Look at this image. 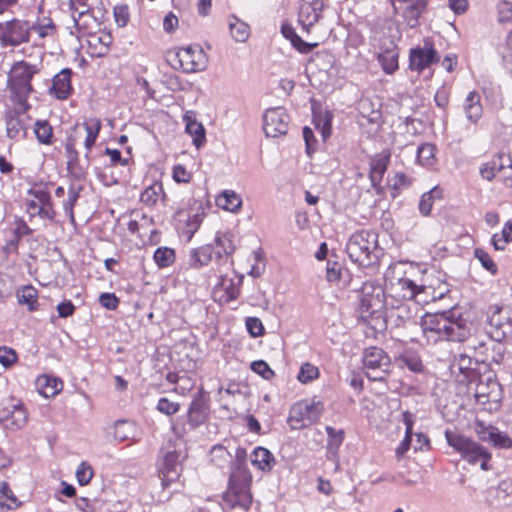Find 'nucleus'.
<instances>
[{
    "label": "nucleus",
    "mask_w": 512,
    "mask_h": 512,
    "mask_svg": "<svg viewBox=\"0 0 512 512\" xmlns=\"http://www.w3.org/2000/svg\"><path fill=\"white\" fill-rule=\"evenodd\" d=\"M420 326L426 345H434L444 340L463 342L470 336L466 320L452 318L445 312L425 314L421 317Z\"/></svg>",
    "instance_id": "1"
},
{
    "label": "nucleus",
    "mask_w": 512,
    "mask_h": 512,
    "mask_svg": "<svg viewBox=\"0 0 512 512\" xmlns=\"http://www.w3.org/2000/svg\"><path fill=\"white\" fill-rule=\"evenodd\" d=\"M73 26L71 35H88L99 29L107 11L101 0H70Z\"/></svg>",
    "instance_id": "2"
},
{
    "label": "nucleus",
    "mask_w": 512,
    "mask_h": 512,
    "mask_svg": "<svg viewBox=\"0 0 512 512\" xmlns=\"http://www.w3.org/2000/svg\"><path fill=\"white\" fill-rule=\"evenodd\" d=\"M38 73L36 65L26 61L14 63L8 74V88L11 92V100L17 104L23 111L30 108L28 98L33 92L31 80Z\"/></svg>",
    "instance_id": "3"
},
{
    "label": "nucleus",
    "mask_w": 512,
    "mask_h": 512,
    "mask_svg": "<svg viewBox=\"0 0 512 512\" xmlns=\"http://www.w3.org/2000/svg\"><path fill=\"white\" fill-rule=\"evenodd\" d=\"M378 235L372 230H360L353 233L347 241L346 252L349 258L361 266L372 264L377 259Z\"/></svg>",
    "instance_id": "4"
},
{
    "label": "nucleus",
    "mask_w": 512,
    "mask_h": 512,
    "mask_svg": "<svg viewBox=\"0 0 512 512\" xmlns=\"http://www.w3.org/2000/svg\"><path fill=\"white\" fill-rule=\"evenodd\" d=\"M249 472L240 466L229 478V489L223 495L225 505L231 509L247 511L252 504V495L249 491Z\"/></svg>",
    "instance_id": "5"
},
{
    "label": "nucleus",
    "mask_w": 512,
    "mask_h": 512,
    "mask_svg": "<svg viewBox=\"0 0 512 512\" xmlns=\"http://www.w3.org/2000/svg\"><path fill=\"white\" fill-rule=\"evenodd\" d=\"M166 61L175 70L195 73L206 69L208 58L199 45H189L168 51Z\"/></svg>",
    "instance_id": "6"
},
{
    "label": "nucleus",
    "mask_w": 512,
    "mask_h": 512,
    "mask_svg": "<svg viewBox=\"0 0 512 512\" xmlns=\"http://www.w3.org/2000/svg\"><path fill=\"white\" fill-rule=\"evenodd\" d=\"M324 412V404L318 397L295 403L290 411L287 422L291 429L301 430L317 422Z\"/></svg>",
    "instance_id": "7"
},
{
    "label": "nucleus",
    "mask_w": 512,
    "mask_h": 512,
    "mask_svg": "<svg viewBox=\"0 0 512 512\" xmlns=\"http://www.w3.org/2000/svg\"><path fill=\"white\" fill-rule=\"evenodd\" d=\"M448 444L459 452L463 459L471 464L480 463L483 470H487L489 453L477 442L450 431L445 432Z\"/></svg>",
    "instance_id": "8"
},
{
    "label": "nucleus",
    "mask_w": 512,
    "mask_h": 512,
    "mask_svg": "<svg viewBox=\"0 0 512 512\" xmlns=\"http://www.w3.org/2000/svg\"><path fill=\"white\" fill-rule=\"evenodd\" d=\"M363 366L366 376L372 381H384L393 368L390 356L376 346L364 350Z\"/></svg>",
    "instance_id": "9"
},
{
    "label": "nucleus",
    "mask_w": 512,
    "mask_h": 512,
    "mask_svg": "<svg viewBox=\"0 0 512 512\" xmlns=\"http://www.w3.org/2000/svg\"><path fill=\"white\" fill-rule=\"evenodd\" d=\"M30 41V22L14 18L0 22V45L16 47Z\"/></svg>",
    "instance_id": "10"
},
{
    "label": "nucleus",
    "mask_w": 512,
    "mask_h": 512,
    "mask_svg": "<svg viewBox=\"0 0 512 512\" xmlns=\"http://www.w3.org/2000/svg\"><path fill=\"white\" fill-rule=\"evenodd\" d=\"M398 284L403 291V297L413 299L417 303H428L430 300L442 298L448 292L446 284H442L438 292L431 285H417L408 278L400 279Z\"/></svg>",
    "instance_id": "11"
},
{
    "label": "nucleus",
    "mask_w": 512,
    "mask_h": 512,
    "mask_svg": "<svg viewBox=\"0 0 512 512\" xmlns=\"http://www.w3.org/2000/svg\"><path fill=\"white\" fill-rule=\"evenodd\" d=\"M475 399L478 404H497L501 399V388L498 381L491 375L477 377Z\"/></svg>",
    "instance_id": "12"
},
{
    "label": "nucleus",
    "mask_w": 512,
    "mask_h": 512,
    "mask_svg": "<svg viewBox=\"0 0 512 512\" xmlns=\"http://www.w3.org/2000/svg\"><path fill=\"white\" fill-rule=\"evenodd\" d=\"M263 130L267 137H277L286 134L288 130V115L283 107L269 108L263 115Z\"/></svg>",
    "instance_id": "13"
},
{
    "label": "nucleus",
    "mask_w": 512,
    "mask_h": 512,
    "mask_svg": "<svg viewBox=\"0 0 512 512\" xmlns=\"http://www.w3.org/2000/svg\"><path fill=\"white\" fill-rule=\"evenodd\" d=\"M383 298L384 292L381 287L365 285L360 297L361 318L366 319L380 312L384 307Z\"/></svg>",
    "instance_id": "14"
},
{
    "label": "nucleus",
    "mask_w": 512,
    "mask_h": 512,
    "mask_svg": "<svg viewBox=\"0 0 512 512\" xmlns=\"http://www.w3.org/2000/svg\"><path fill=\"white\" fill-rule=\"evenodd\" d=\"M324 8V0H301L298 21L303 29L309 32L310 28L319 21Z\"/></svg>",
    "instance_id": "15"
},
{
    "label": "nucleus",
    "mask_w": 512,
    "mask_h": 512,
    "mask_svg": "<svg viewBox=\"0 0 512 512\" xmlns=\"http://www.w3.org/2000/svg\"><path fill=\"white\" fill-rule=\"evenodd\" d=\"M394 9L400 11L406 24L414 28L418 25V20L426 7L427 0H395L392 1Z\"/></svg>",
    "instance_id": "16"
},
{
    "label": "nucleus",
    "mask_w": 512,
    "mask_h": 512,
    "mask_svg": "<svg viewBox=\"0 0 512 512\" xmlns=\"http://www.w3.org/2000/svg\"><path fill=\"white\" fill-rule=\"evenodd\" d=\"M181 471L182 465L180 461V454L177 452L167 453L164 457L163 466L160 470L163 490L169 488L179 479Z\"/></svg>",
    "instance_id": "17"
},
{
    "label": "nucleus",
    "mask_w": 512,
    "mask_h": 512,
    "mask_svg": "<svg viewBox=\"0 0 512 512\" xmlns=\"http://www.w3.org/2000/svg\"><path fill=\"white\" fill-rule=\"evenodd\" d=\"M212 245L215 262L219 266L228 263L236 249L233 236L230 233L217 232Z\"/></svg>",
    "instance_id": "18"
},
{
    "label": "nucleus",
    "mask_w": 512,
    "mask_h": 512,
    "mask_svg": "<svg viewBox=\"0 0 512 512\" xmlns=\"http://www.w3.org/2000/svg\"><path fill=\"white\" fill-rule=\"evenodd\" d=\"M489 324L495 328L498 339L512 337V317L508 308L496 306L489 316Z\"/></svg>",
    "instance_id": "19"
},
{
    "label": "nucleus",
    "mask_w": 512,
    "mask_h": 512,
    "mask_svg": "<svg viewBox=\"0 0 512 512\" xmlns=\"http://www.w3.org/2000/svg\"><path fill=\"white\" fill-rule=\"evenodd\" d=\"M72 70L62 69L52 79V85L49 88V94L58 100L67 99L73 91L71 84Z\"/></svg>",
    "instance_id": "20"
},
{
    "label": "nucleus",
    "mask_w": 512,
    "mask_h": 512,
    "mask_svg": "<svg viewBox=\"0 0 512 512\" xmlns=\"http://www.w3.org/2000/svg\"><path fill=\"white\" fill-rule=\"evenodd\" d=\"M439 61L437 51L430 48H421L417 47L410 51V63L409 66L412 70L417 72L423 71L425 68L429 67L432 63H436Z\"/></svg>",
    "instance_id": "21"
},
{
    "label": "nucleus",
    "mask_w": 512,
    "mask_h": 512,
    "mask_svg": "<svg viewBox=\"0 0 512 512\" xmlns=\"http://www.w3.org/2000/svg\"><path fill=\"white\" fill-rule=\"evenodd\" d=\"M390 162V153L383 151L376 154L370 161V180L372 186L377 188L383 179L384 173L386 172Z\"/></svg>",
    "instance_id": "22"
},
{
    "label": "nucleus",
    "mask_w": 512,
    "mask_h": 512,
    "mask_svg": "<svg viewBox=\"0 0 512 512\" xmlns=\"http://www.w3.org/2000/svg\"><path fill=\"white\" fill-rule=\"evenodd\" d=\"M213 245L206 244L198 248L191 249L188 253L187 264L190 268L199 269L208 265L213 258Z\"/></svg>",
    "instance_id": "23"
},
{
    "label": "nucleus",
    "mask_w": 512,
    "mask_h": 512,
    "mask_svg": "<svg viewBox=\"0 0 512 512\" xmlns=\"http://www.w3.org/2000/svg\"><path fill=\"white\" fill-rule=\"evenodd\" d=\"M188 423L192 428H196L206 421L208 417V406L206 401L199 397L194 399L188 409Z\"/></svg>",
    "instance_id": "24"
},
{
    "label": "nucleus",
    "mask_w": 512,
    "mask_h": 512,
    "mask_svg": "<svg viewBox=\"0 0 512 512\" xmlns=\"http://www.w3.org/2000/svg\"><path fill=\"white\" fill-rule=\"evenodd\" d=\"M242 280L243 277L237 274H233L231 277L229 275L220 277L217 288L225 293L226 301H233L239 297Z\"/></svg>",
    "instance_id": "25"
},
{
    "label": "nucleus",
    "mask_w": 512,
    "mask_h": 512,
    "mask_svg": "<svg viewBox=\"0 0 512 512\" xmlns=\"http://www.w3.org/2000/svg\"><path fill=\"white\" fill-rule=\"evenodd\" d=\"M65 156L67 158V170L76 177L84 174L79 164V153L76 150V139L72 136L68 137L65 142Z\"/></svg>",
    "instance_id": "26"
},
{
    "label": "nucleus",
    "mask_w": 512,
    "mask_h": 512,
    "mask_svg": "<svg viewBox=\"0 0 512 512\" xmlns=\"http://www.w3.org/2000/svg\"><path fill=\"white\" fill-rule=\"evenodd\" d=\"M27 421V412L21 405L13 406V409L2 418L4 427L11 430H18L23 428Z\"/></svg>",
    "instance_id": "27"
},
{
    "label": "nucleus",
    "mask_w": 512,
    "mask_h": 512,
    "mask_svg": "<svg viewBox=\"0 0 512 512\" xmlns=\"http://www.w3.org/2000/svg\"><path fill=\"white\" fill-rule=\"evenodd\" d=\"M80 129H83L85 132L84 146L87 150L85 156L88 157V153L91 151L98 138L101 129V122L98 118H89L83 123L82 127L78 128L77 133L79 134Z\"/></svg>",
    "instance_id": "28"
},
{
    "label": "nucleus",
    "mask_w": 512,
    "mask_h": 512,
    "mask_svg": "<svg viewBox=\"0 0 512 512\" xmlns=\"http://www.w3.org/2000/svg\"><path fill=\"white\" fill-rule=\"evenodd\" d=\"M6 134L10 139L18 140L26 135L24 120L17 114L7 113L5 116Z\"/></svg>",
    "instance_id": "29"
},
{
    "label": "nucleus",
    "mask_w": 512,
    "mask_h": 512,
    "mask_svg": "<svg viewBox=\"0 0 512 512\" xmlns=\"http://www.w3.org/2000/svg\"><path fill=\"white\" fill-rule=\"evenodd\" d=\"M478 427H480L481 430L476 428V431L482 440H490L495 446L501 448L512 447V440L507 436V434L501 433L493 427L486 430L481 423L478 424Z\"/></svg>",
    "instance_id": "30"
},
{
    "label": "nucleus",
    "mask_w": 512,
    "mask_h": 512,
    "mask_svg": "<svg viewBox=\"0 0 512 512\" xmlns=\"http://www.w3.org/2000/svg\"><path fill=\"white\" fill-rule=\"evenodd\" d=\"M36 386L41 395L49 398L56 395L62 389L63 383L53 376L41 375L36 380Z\"/></svg>",
    "instance_id": "31"
},
{
    "label": "nucleus",
    "mask_w": 512,
    "mask_h": 512,
    "mask_svg": "<svg viewBox=\"0 0 512 512\" xmlns=\"http://www.w3.org/2000/svg\"><path fill=\"white\" fill-rule=\"evenodd\" d=\"M478 365V361H474L466 354H460L454 361V366L458 368L470 383L477 380L479 373L476 366Z\"/></svg>",
    "instance_id": "32"
},
{
    "label": "nucleus",
    "mask_w": 512,
    "mask_h": 512,
    "mask_svg": "<svg viewBox=\"0 0 512 512\" xmlns=\"http://www.w3.org/2000/svg\"><path fill=\"white\" fill-rule=\"evenodd\" d=\"M186 122L185 131L192 136V142L196 148H200L206 141V133L204 126L190 116L185 115Z\"/></svg>",
    "instance_id": "33"
},
{
    "label": "nucleus",
    "mask_w": 512,
    "mask_h": 512,
    "mask_svg": "<svg viewBox=\"0 0 512 512\" xmlns=\"http://www.w3.org/2000/svg\"><path fill=\"white\" fill-rule=\"evenodd\" d=\"M251 462L262 471H270L275 463V459L268 449L257 447L252 452Z\"/></svg>",
    "instance_id": "34"
},
{
    "label": "nucleus",
    "mask_w": 512,
    "mask_h": 512,
    "mask_svg": "<svg viewBox=\"0 0 512 512\" xmlns=\"http://www.w3.org/2000/svg\"><path fill=\"white\" fill-rule=\"evenodd\" d=\"M480 95L475 91L470 92L464 102L466 117L473 123H476L482 116V106Z\"/></svg>",
    "instance_id": "35"
},
{
    "label": "nucleus",
    "mask_w": 512,
    "mask_h": 512,
    "mask_svg": "<svg viewBox=\"0 0 512 512\" xmlns=\"http://www.w3.org/2000/svg\"><path fill=\"white\" fill-rule=\"evenodd\" d=\"M231 36L237 42H245L250 36V27L247 23L232 15L229 18Z\"/></svg>",
    "instance_id": "36"
},
{
    "label": "nucleus",
    "mask_w": 512,
    "mask_h": 512,
    "mask_svg": "<svg viewBox=\"0 0 512 512\" xmlns=\"http://www.w3.org/2000/svg\"><path fill=\"white\" fill-rule=\"evenodd\" d=\"M216 204L219 208L234 212L242 204L241 197L232 190H225L216 198Z\"/></svg>",
    "instance_id": "37"
},
{
    "label": "nucleus",
    "mask_w": 512,
    "mask_h": 512,
    "mask_svg": "<svg viewBox=\"0 0 512 512\" xmlns=\"http://www.w3.org/2000/svg\"><path fill=\"white\" fill-rule=\"evenodd\" d=\"M35 32L40 40L47 37H54L56 26L51 18L44 17L35 23H30V33Z\"/></svg>",
    "instance_id": "38"
},
{
    "label": "nucleus",
    "mask_w": 512,
    "mask_h": 512,
    "mask_svg": "<svg viewBox=\"0 0 512 512\" xmlns=\"http://www.w3.org/2000/svg\"><path fill=\"white\" fill-rule=\"evenodd\" d=\"M332 119L333 114L330 111H324L323 113L314 114L315 128L320 131L322 138L326 141L332 131Z\"/></svg>",
    "instance_id": "39"
},
{
    "label": "nucleus",
    "mask_w": 512,
    "mask_h": 512,
    "mask_svg": "<svg viewBox=\"0 0 512 512\" xmlns=\"http://www.w3.org/2000/svg\"><path fill=\"white\" fill-rule=\"evenodd\" d=\"M180 216H185L186 219H185V227H184V233L186 235H188V238L190 239L194 233L198 230V228L200 227L202 221H203V217H204V212H203V209L202 207H198L197 211L193 214L191 213H180Z\"/></svg>",
    "instance_id": "40"
},
{
    "label": "nucleus",
    "mask_w": 512,
    "mask_h": 512,
    "mask_svg": "<svg viewBox=\"0 0 512 512\" xmlns=\"http://www.w3.org/2000/svg\"><path fill=\"white\" fill-rule=\"evenodd\" d=\"M153 259L159 268L168 267L175 262V251L170 247H158L153 253Z\"/></svg>",
    "instance_id": "41"
},
{
    "label": "nucleus",
    "mask_w": 512,
    "mask_h": 512,
    "mask_svg": "<svg viewBox=\"0 0 512 512\" xmlns=\"http://www.w3.org/2000/svg\"><path fill=\"white\" fill-rule=\"evenodd\" d=\"M34 133L39 143L51 145L53 138V128L46 120H37L34 125Z\"/></svg>",
    "instance_id": "42"
},
{
    "label": "nucleus",
    "mask_w": 512,
    "mask_h": 512,
    "mask_svg": "<svg viewBox=\"0 0 512 512\" xmlns=\"http://www.w3.org/2000/svg\"><path fill=\"white\" fill-rule=\"evenodd\" d=\"M378 61L387 74H392L398 69V52L396 49L386 50L378 55Z\"/></svg>",
    "instance_id": "43"
},
{
    "label": "nucleus",
    "mask_w": 512,
    "mask_h": 512,
    "mask_svg": "<svg viewBox=\"0 0 512 512\" xmlns=\"http://www.w3.org/2000/svg\"><path fill=\"white\" fill-rule=\"evenodd\" d=\"M87 42L90 46L97 49L95 52L98 56L104 55L108 51L109 44L111 42V36L109 34L99 35L96 31L88 34Z\"/></svg>",
    "instance_id": "44"
},
{
    "label": "nucleus",
    "mask_w": 512,
    "mask_h": 512,
    "mask_svg": "<svg viewBox=\"0 0 512 512\" xmlns=\"http://www.w3.org/2000/svg\"><path fill=\"white\" fill-rule=\"evenodd\" d=\"M442 191L438 187L432 188L430 191L424 193L419 202V210L423 216H428L431 213V209L435 198H440Z\"/></svg>",
    "instance_id": "45"
},
{
    "label": "nucleus",
    "mask_w": 512,
    "mask_h": 512,
    "mask_svg": "<svg viewBox=\"0 0 512 512\" xmlns=\"http://www.w3.org/2000/svg\"><path fill=\"white\" fill-rule=\"evenodd\" d=\"M17 298L20 304L27 305L33 311L37 306V291L32 286H25L18 290Z\"/></svg>",
    "instance_id": "46"
},
{
    "label": "nucleus",
    "mask_w": 512,
    "mask_h": 512,
    "mask_svg": "<svg viewBox=\"0 0 512 512\" xmlns=\"http://www.w3.org/2000/svg\"><path fill=\"white\" fill-rule=\"evenodd\" d=\"M402 366H406L412 372H422L424 365L419 355L413 352H405L399 358Z\"/></svg>",
    "instance_id": "47"
},
{
    "label": "nucleus",
    "mask_w": 512,
    "mask_h": 512,
    "mask_svg": "<svg viewBox=\"0 0 512 512\" xmlns=\"http://www.w3.org/2000/svg\"><path fill=\"white\" fill-rule=\"evenodd\" d=\"M503 168L502 156H499L497 159H493L492 161L484 164L480 169V173L484 179L490 181L495 178Z\"/></svg>",
    "instance_id": "48"
},
{
    "label": "nucleus",
    "mask_w": 512,
    "mask_h": 512,
    "mask_svg": "<svg viewBox=\"0 0 512 512\" xmlns=\"http://www.w3.org/2000/svg\"><path fill=\"white\" fill-rule=\"evenodd\" d=\"M80 189L71 186L68 190V198L63 202V209L72 224L75 223L74 206L79 198Z\"/></svg>",
    "instance_id": "49"
},
{
    "label": "nucleus",
    "mask_w": 512,
    "mask_h": 512,
    "mask_svg": "<svg viewBox=\"0 0 512 512\" xmlns=\"http://www.w3.org/2000/svg\"><path fill=\"white\" fill-rule=\"evenodd\" d=\"M127 421L125 419H119L107 429V433L113 440L122 442L127 439Z\"/></svg>",
    "instance_id": "50"
},
{
    "label": "nucleus",
    "mask_w": 512,
    "mask_h": 512,
    "mask_svg": "<svg viewBox=\"0 0 512 512\" xmlns=\"http://www.w3.org/2000/svg\"><path fill=\"white\" fill-rule=\"evenodd\" d=\"M163 188L161 183H154L140 194V201L146 205H153L157 202Z\"/></svg>",
    "instance_id": "51"
},
{
    "label": "nucleus",
    "mask_w": 512,
    "mask_h": 512,
    "mask_svg": "<svg viewBox=\"0 0 512 512\" xmlns=\"http://www.w3.org/2000/svg\"><path fill=\"white\" fill-rule=\"evenodd\" d=\"M28 196L34 197L37 200L38 209H40V207H44V205L52 201L49 191L45 186L42 185H34L32 188H30L28 190Z\"/></svg>",
    "instance_id": "52"
},
{
    "label": "nucleus",
    "mask_w": 512,
    "mask_h": 512,
    "mask_svg": "<svg viewBox=\"0 0 512 512\" xmlns=\"http://www.w3.org/2000/svg\"><path fill=\"white\" fill-rule=\"evenodd\" d=\"M319 377V369L311 363H303L300 367L297 379L301 383L311 382Z\"/></svg>",
    "instance_id": "53"
},
{
    "label": "nucleus",
    "mask_w": 512,
    "mask_h": 512,
    "mask_svg": "<svg viewBox=\"0 0 512 512\" xmlns=\"http://www.w3.org/2000/svg\"><path fill=\"white\" fill-rule=\"evenodd\" d=\"M435 147L426 143L421 145L417 151V159L424 166H431L434 163Z\"/></svg>",
    "instance_id": "54"
},
{
    "label": "nucleus",
    "mask_w": 512,
    "mask_h": 512,
    "mask_svg": "<svg viewBox=\"0 0 512 512\" xmlns=\"http://www.w3.org/2000/svg\"><path fill=\"white\" fill-rule=\"evenodd\" d=\"M17 498L13 495L12 490L6 482L0 483V506L12 508L16 505Z\"/></svg>",
    "instance_id": "55"
},
{
    "label": "nucleus",
    "mask_w": 512,
    "mask_h": 512,
    "mask_svg": "<svg viewBox=\"0 0 512 512\" xmlns=\"http://www.w3.org/2000/svg\"><path fill=\"white\" fill-rule=\"evenodd\" d=\"M328 435V446L330 449H338L344 440V430H336L332 426H326L325 428Z\"/></svg>",
    "instance_id": "56"
},
{
    "label": "nucleus",
    "mask_w": 512,
    "mask_h": 512,
    "mask_svg": "<svg viewBox=\"0 0 512 512\" xmlns=\"http://www.w3.org/2000/svg\"><path fill=\"white\" fill-rule=\"evenodd\" d=\"M474 253H475V257L480 261L482 266L487 271H489L493 275H495L497 273V266L486 251H484L483 249L477 248V249H475Z\"/></svg>",
    "instance_id": "57"
},
{
    "label": "nucleus",
    "mask_w": 512,
    "mask_h": 512,
    "mask_svg": "<svg viewBox=\"0 0 512 512\" xmlns=\"http://www.w3.org/2000/svg\"><path fill=\"white\" fill-rule=\"evenodd\" d=\"M245 324L249 334L254 338L262 336L265 332L262 321L257 317H248Z\"/></svg>",
    "instance_id": "58"
},
{
    "label": "nucleus",
    "mask_w": 512,
    "mask_h": 512,
    "mask_svg": "<svg viewBox=\"0 0 512 512\" xmlns=\"http://www.w3.org/2000/svg\"><path fill=\"white\" fill-rule=\"evenodd\" d=\"M157 409L163 414L173 415L179 411L180 405L177 402L170 401L166 397H162L158 401Z\"/></svg>",
    "instance_id": "59"
},
{
    "label": "nucleus",
    "mask_w": 512,
    "mask_h": 512,
    "mask_svg": "<svg viewBox=\"0 0 512 512\" xmlns=\"http://www.w3.org/2000/svg\"><path fill=\"white\" fill-rule=\"evenodd\" d=\"M93 476V471L90 465H88L86 462H82L77 470H76V477L78 480V483L80 485H86L90 482L91 478Z\"/></svg>",
    "instance_id": "60"
},
{
    "label": "nucleus",
    "mask_w": 512,
    "mask_h": 512,
    "mask_svg": "<svg viewBox=\"0 0 512 512\" xmlns=\"http://www.w3.org/2000/svg\"><path fill=\"white\" fill-rule=\"evenodd\" d=\"M113 14L118 27L124 28L128 24V6L126 4L114 6Z\"/></svg>",
    "instance_id": "61"
},
{
    "label": "nucleus",
    "mask_w": 512,
    "mask_h": 512,
    "mask_svg": "<svg viewBox=\"0 0 512 512\" xmlns=\"http://www.w3.org/2000/svg\"><path fill=\"white\" fill-rule=\"evenodd\" d=\"M251 369L261 375L264 379H271L274 376L273 370L269 367V365L263 360H257L252 362Z\"/></svg>",
    "instance_id": "62"
},
{
    "label": "nucleus",
    "mask_w": 512,
    "mask_h": 512,
    "mask_svg": "<svg viewBox=\"0 0 512 512\" xmlns=\"http://www.w3.org/2000/svg\"><path fill=\"white\" fill-rule=\"evenodd\" d=\"M498 20L500 23L512 22V3L502 1L498 4Z\"/></svg>",
    "instance_id": "63"
},
{
    "label": "nucleus",
    "mask_w": 512,
    "mask_h": 512,
    "mask_svg": "<svg viewBox=\"0 0 512 512\" xmlns=\"http://www.w3.org/2000/svg\"><path fill=\"white\" fill-rule=\"evenodd\" d=\"M17 360L16 352L8 347L0 348V363L5 367H11Z\"/></svg>",
    "instance_id": "64"
}]
</instances>
